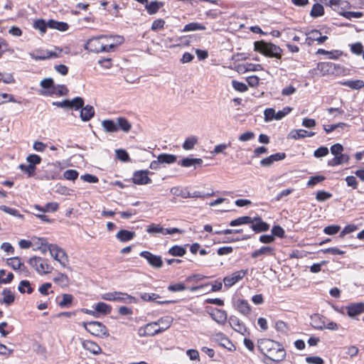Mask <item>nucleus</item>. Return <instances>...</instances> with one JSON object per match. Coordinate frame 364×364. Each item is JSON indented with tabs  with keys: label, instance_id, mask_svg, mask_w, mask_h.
<instances>
[{
	"label": "nucleus",
	"instance_id": "1",
	"mask_svg": "<svg viewBox=\"0 0 364 364\" xmlns=\"http://www.w3.org/2000/svg\"><path fill=\"white\" fill-rule=\"evenodd\" d=\"M258 349L267 358L279 363L286 357V351L282 345L273 340L264 338L258 341Z\"/></svg>",
	"mask_w": 364,
	"mask_h": 364
},
{
	"label": "nucleus",
	"instance_id": "2",
	"mask_svg": "<svg viewBox=\"0 0 364 364\" xmlns=\"http://www.w3.org/2000/svg\"><path fill=\"white\" fill-rule=\"evenodd\" d=\"M41 244L42 245L48 246V251L51 257L56 261H58L62 267L70 269L68 267V256L63 249L57 245L49 244L47 240L44 238H39Z\"/></svg>",
	"mask_w": 364,
	"mask_h": 364
},
{
	"label": "nucleus",
	"instance_id": "3",
	"mask_svg": "<svg viewBox=\"0 0 364 364\" xmlns=\"http://www.w3.org/2000/svg\"><path fill=\"white\" fill-rule=\"evenodd\" d=\"M255 50L262 54L274 57L278 59L282 58V50L277 46L272 43H266L264 41H256L254 43Z\"/></svg>",
	"mask_w": 364,
	"mask_h": 364
},
{
	"label": "nucleus",
	"instance_id": "4",
	"mask_svg": "<svg viewBox=\"0 0 364 364\" xmlns=\"http://www.w3.org/2000/svg\"><path fill=\"white\" fill-rule=\"evenodd\" d=\"M28 263L41 275L47 274L53 270V267L50 265L48 261L41 257H32L28 259Z\"/></svg>",
	"mask_w": 364,
	"mask_h": 364
},
{
	"label": "nucleus",
	"instance_id": "5",
	"mask_svg": "<svg viewBox=\"0 0 364 364\" xmlns=\"http://www.w3.org/2000/svg\"><path fill=\"white\" fill-rule=\"evenodd\" d=\"M85 329L96 337H107L109 336L107 328L100 321L82 322Z\"/></svg>",
	"mask_w": 364,
	"mask_h": 364
},
{
	"label": "nucleus",
	"instance_id": "6",
	"mask_svg": "<svg viewBox=\"0 0 364 364\" xmlns=\"http://www.w3.org/2000/svg\"><path fill=\"white\" fill-rule=\"evenodd\" d=\"M85 48L90 52L96 53L106 52L104 36L94 37L89 39L85 46Z\"/></svg>",
	"mask_w": 364,
	"mask_h": 364
},
{
	"label": "nucleus",
	"instance_id": "7",
	"mask_svg": "<svg viewBox=\"0 0 364 364\" xmlns=\"http://www.w3.org/2000/svg\"><path fill=\"white\" fill-rule=\"evenodd\" d=\"M139 256L144 258L153 268L159 269L163 266V260L161 256L154 255L149 251L141 252Z\"/></svg>",
	"mask_w": 364,
	"mask_h": 364
},
{
	"label": "nucleus",
	"instance_id": "8",
	"mask_svg": "<svg viewBox=\"0 0 364 364\" xmlns=\"http://www.w3.org/2000/svg\"><path fill=\"white\" fill-rule=\"evenodd\" d=\"M211 338L213 341L217 342L220 346L226 348L229 351H234L235 350V345L223 333L213 334L211 336Z\"/></svg>",
	"mask_w": 364,
	"mask_h": 364
},
{
	"label": "nucleus",
	"instance_id": "9",
	"mask_svg": "<svg viewBox=\"0 0 364 364\" xmlns=\"http://www.w3.org/2000/svg\"><path fill=\"white\" fill-rule=\"evenodd\" d=\"M274 255L275 249L271 246H262L251 253L252 259L259 258V260H262L265 257H274Z\"/></svg>",
	"mask_w": 364,
	"mask_h": 364
},
{
	"label": "nucleus",
	"instance_id": "10",
	"mask_svg": "<svg viewBox=\"0 0 364 364\" xmlns=\"http://www.w3.org/2000/svg\"><path fill=\"white\" fill-rule=\"evenodd\" d=\"M29 55L32 59L36 60H43L51 58L59 57V53L48 50H36L32 53H29Z\"/></svg>",
	"mask_w": 364,
	"mask_h": 364
},
{
	"label": "nucleus",
	"instance_id": "11",
	"mask_svg": "<svg viewBox=\"0 0 364 364\" xmlns=\"http://www.w3.org/2000/svg\"><path fill=\"white\" fill-rule=\"evenodd\" d=\"M149 171L147 170L136 171L134 173L132 180L137 185H146L151 183L149 177Z\"/></svg>",
	"mask_w": 364,
	"mask_h": 364
},
{
	"label": "nucleus",
	"instance_id": "12",
	"mask_svg": "<svg viewBox=\"0 0 364 364\" xmlns=\"http://www.w3.org/2000/svg\"><path fill=\"white\" fill-rule=\"evenodd\" d=\"M247 273V270H240L233 272L230 275L225 277L223 279V282L225 287H232L238 281L241 280L245 275Z\"/></svg>",
	"mask_w": 364,
	"mask_h": 364
},
{
	"label": "nucleus",
	"instance_id": "13",
	"mask_svg": "<svg viewBox=\"0 0 364 364\" xmlns=\"http://www.w3.org/2000/svg\"><path fill=\"white\" fill-rule=\"evenodd\" d=\"M105 46L106 52H110L113 49L121 44L123 41V38L121 36H104Z\"/></svg>",
	"mask_w": 364,
	"mask_h": 364
},
{
	"label": "nucleus",
	"instance_id": "14",
	"mask_svg": "<svg viewBox=\"0 0 364 364\" xmlns=\"http://www.w3.org/2000/svg\"><path fill=\"white\" fill-rule=\"evenodd\" d=\"M306 41L309 45H311L313 41H317L318 43H323L328 38L326 36H321V32L318 30H311V31L306 33Z\"/></svg>",
	"mask_w": 364,
	"mask_h": 364
},
{
	"label": "nucleus",
	"instance_id": "15",
	"mask_svg": "<svg viewBox=\"0 0 364 364\" xmlns=\"http://www.w3.org/2000/svg\"><path fill=\"white\" fill-rule=\"evenodd\" d=\"M285 153H276L262 159L260 161V165L263 167H269L272 166L275 161L283 160L285 159Z\"/></svg>",
	"mask_w": 364,
	"mask_h": 364
},
{
	"label": "nucleus",
	"instance_id": "16",
	"mask_svg": "<svg viewBox=\"0 0 364 364\" xmlns=\"http://www.w3.org/2000/svg\"><path fill=\"white\" fill-rule=\"evenodd\" d=\"M82 348L93 355L101 353L102 349L100 346L95 342L90 340H83L82 341Z\"/></svg>",
	"mask_w": 364,
	"mask_h": 364
},
{
	"label": "nucleus",
	"instance_id": "17",
	"mask_svg": "<svg viewBox=\"0 0 364 364\" xmlns=\"http://www.w3.org/2000/svg\"><path fill=\"white\" fill-rule=\"evenodd\" d=\"M229 323L230 326L237 332L244 335L247 328L243 322H242L236 316H230L229 318Z\"/></svg>",
	"mask_w": 364,
	"mask_h": 364
},
{
	"label": "nucleus",
	"instance_id": "18",
	"mask_svg": "<svg viewBox=\"0 0 364 364\" xmlns=\"http://www.w3.org/2000/svg\"><path fill=\"white\" fill-rule=\"evenodd\" d=\"M347 314L350 317H354L364 313V303H353L346 306Z\"/></svg>",
	"mask_w": 364,
	"mask_h": 364
},
{
	"label": "nucleus",
	"instance_id": "19",
	"mask_svg": "<svg viewBox=\"0 0 364 364\" xmlns=\"http://www.w3.org/2000/svg\"><path fill=\"white\" fill-rule=\"evenodd\" d=\"M210 315L219 324L224 325L227 321L228 315L225 310L216 309Z\"/></svg>",
	"mask_w": 364,
	"mask_h": 364
},
{
	"label": "nucleus",
	"instance_id": "20",
	"mask_svg": "<svg viewBox=\"0 0 364 364\" xmlns=\"http://www.w3.org/2000/svg\"><path fill=\"white\" fill-rule=\"evenodd\" d=\"M253 223H251V228L256 232H264L269 229V225L263 222L260 218H254Z\"/></svg>",
	"mask_w": 364,
	"mask_h": 364
},
{
	"label": "nucleus",
	"instance_id": "21",
	"mask_svg": "<svg viewBox=\"0 0 364 364\" xmlns=\"http://www.w3.org/2000/svg\"><path fill=\"white\" fill-rule=\"evenodd\" d=\"M326 318L320 314H314L311 316V325L316 329H325Z\"/></svg>",
	"mask_w": 364,
	"mask_h": 364
},
{
	"label": "nucleus",
	"instance_id": "22",
	"mask_svg": "<svg viewBox=\"0 0 364 364\" xmlns=\"http://www.w3.org/2000/svg\"><path fill=\"white\" fill-rule=\"evenodd\" d=\"M140 297L144 301H155L159 304H170L172 302L171 301H157L160 296L155 293H141Z\"/></svg>",
	"mask_w": 364,
	"mask_h": 364
},
{
	"label": "nucleus",
	"instance_id": "23",
	"mask_svg": "<svg viewBox=\"0 0 364 364\" xmlns=\"http://www.w3.org/2000/svg\"><path fill=\"white\" fill-rule=\"evenodd\" d=\"M136 235L135 232L127 230H120L117 234V239L121 242H126L132 240Z\"/></svg>",
	"mask_w": 364,
	"mask_h": 364
},
{
	"label": "nucleus",
	"instance_id": "24",
	"mask_svg": "<svg viewBox=\"0 0 364 364\" xmlns=\"http://www.w3.org/2000/svg\"><path fill=\"white\" fill-rule=\"evenodd\" d=\"M173 322V318L169 316H164L159 318L156 323L157 326H160L158 329L160 333L164 332L170 328Z\"/></svg>",
	"mask_w": 364,
	"mask_h": 364
},
{
	"label": "nucleus",
	"instance_id": "25",
	"mask_svg": "<svg viewBox=\"0 0 364 364\" xmlns=\"http://www.w3.org/2000/svg\"><path fill=\"white\" fill-rule=\"evenodd\" d=\"M117 132L122 130L124 132H129L132 127V124L125 117H117L116 119Z\"/></svg>",
	"mask_w": 364,
	"mask_h": 364
},
{
	"label": "nucleus",
	"instance_id": "26",
	"mask_svg": "<svg viewBox=\"0 0 364 364\" xmlns=\"http://www.w3.org/2000/svg\"><path fill=\"white\" fill-rule=\"evenodd\" d=\"M350 157L347 154H341L337 156H334L332 159L328 161L329 166H336L342 164H346L348 162Z\"/></svg>",
	"mask_w": 364,
	"mask_h": 364
},
{
	"label": "nucleus",
	"instance_id": "27",
	"mask_svg": "<svg viewBox=\"0 0 364 364\" xmlns=\"http://www.w3.org/2000/svg\"><path fill=\"white\" fill-rule=\"evenodd\" d=\"M236 307L237 311L243 315H247L251 311V307L249 303L244 299H238L236 301Z\"/></svg>",
	"mask_w": 364,
	"mask_h": 364
},
{
	"label": "nucleus",
	"instance_id": "28",
	"mask_svg": "<svg viewBox=\"0 0 364 364\" xmlns=\"http://www.w3.org/2000/svg\"><path fill=\"white\" fill-rule=\"evenodd\" d=\"M203 163L201 159L198 158H184L178 162V164L183 167H191L193 166L200 165Z\"/></svg>",
	"mask_w": 364,
	"mask_h": 364
},
{
	"label": "nucleus",
	"instance_id": "29",
	"mask_svg": "<svg viewBox=\"0 0 364 364\" xmlns=\"http://www.w3.org/2000/svg\"><path fill=\"white\" fill-rule=\"evenodd\" d=\"M95 114V109L92 106L87 105L80 111V118L84 122L89 121Z\"/></svg>",
	"mask_w": 364,
	"mask_h": 364
},
{
	"label": "nucleus",
	"instance_id": "30",
	"mask_svg": "<svg viewBox=\"0 0 364 364\" xmlns=\"http://www.w3.org/2000/svg\"><path fill=\"white\" fill-rule=\"evenodd\" d=\"M328 6L334 11H339V9H345L350 7V4L344 0H330Z\"/></svg>",
	"mask_w": 364,
	"mask_h": 364
},
{
	"label": "nucleus",
	"instance_id": "31",
	"mask_svg": "<svg viewBox=\"0 0 364 364\" xmlns=\"http://www.w3.org/2000/svg\"><path fill=\"white\" fill-rule=\"evenodd\" d=\"M53 280L55 284H58L63 288L68 287L70 284V279L65 274L61 272H58Z\"/></svg>",
	"mask_w": 364,
	"mask_h": 364
},
{
	"label": "nucleus",
	"instance_id": "32",
	"mask_svg": "<svg viewBox=\"0 0 364 364\" xmlns=\"http://www.w3.org/2000/svg\"><path fill=\"white\" fill-rule=\"evenodd\" d=\"M116 120L105 119L102 122L103 129L108 133H114L117 132Z\"/></svg>",
	"mask_w": 364,
	"mask_h": 364
},
{
	"label": "nucleus",
	"instance_id": "33",
	"mask_svg": "<svg viewBox=\"0 0 364 364\" xmlns=\"http://www.w3.org/2000/svg\"><path fill=\"white\" fill-rule=\"evenodd\" d=\"M331 62H321L317 64L316 70H318L321 76L331 75Z\"/></svg>",
	"mask_w": 364,
	"mask_h": 364
},
{
	"label": "nucleus",
	"instance_id": "34",
	"mask_svg": "<svg viewBox=\"0 0 364 364\" xmlns=\"http://www.w3.org/2000/svg\"><path fill=\"white\" fill-rule=\"evenodd\" d=\"M48 28L55 29L60 31H65L69 28V26L65 22L57 21L50 19L48 21Z\"/></svg>",
	"mask_w": 364,
	"mask_h": 364
},
{
	"label": "nucleus",
	"instance_id": "35",
	"mask_svg": "<svg viewBox=\"0 0 364 364\" xmlns=\"http://www.w3.org/2000/svg\"><path fill=\"white\" fill-rule=\"evenodd\" d=\"M261 69V65L259 64H252L246 63L237 65V70L240 73H245L248 71H256Z\"/></svg>",
	"mask_w": 364,
	"mask_h": 364
},
{
	"label": "nucleus",
	"instance_id": "36",
	"mask_svg": "<svg viewBox=\"0 0 364 364\" xmlns=\"http://www.w3.org/2000/svg\"><path fill=\"white\" fill-rule=\"evenodd\" d=\"M94 309L96 310L97 315L99 314L107 315L110 314L112 311L111 306L104 302H98L95 305Z\"/></svg>",
	"mask_w": 364,
	"mask_h": 364
},
{
	"label": "nucleus",
	"instance_id": "37",
	"mask_svg": "<svg viewBox=\"0 0 364 364\" xmlns=\"http://www.w3.org/2000/svg\"><path fill=\"white\" fill-rule=\"evenodd\" d=\"M340 84L353 90H359L364 87V82L361 80H346L341 82Z\"/></svg>",
	"mask_w": 364,
	"mask_h": 364
},
{
	"label": "nucleus",
	"instance_id": "38",
	"mask_svg": "<svg viewBox=\"0 0 364 364\" xmlns=\"http://www.w3.org/2000/svg\"><path fill=\"white\" fill-rule=\"evenodd\" d=\"M7 264L14 270L21 269L24 271V269H26L23 264L21 262L20 258L18 257L9 258L7 259Z\"/></svg>",
	"mask_w": 364,
	"mask_h": 364
},
{
	"label": "nucleus",
	"instance_id": "39",
	"mask_svg": "<svg viewBox=\"0 0 364 364\" xmlns=\"http://www.w3.org/2000/svg\"><path fill=\"white\" fill-rule=\"evenodd\" d=\"M3 299H0L1 303H4L7 305L11 304L14 301V295L9 289H4L2 291Z\"/></svg>",
	"mask_w": 364,
	"mask_h": 364
},
{
	"label": "nucleus",
	"instance_id": "40",
	"mask_svg": "<svg viewBox=\"0 0 364 364\" xmlns=\"http://www.w3.org/2000/svg\"><path fill=\"white\" fill-rule=\"evenodd\" d=\"M118 301L129 304H136L138 302V300L135 297H134L127 293L119 291Z\"/></svg>",
	"mask_w": 364,
	"mask_h": 364
},
{
	"label": "nucleus",
	"instance_id": "41",
	"mask_svg": "<svg viewBox=\"0 0 364 364\" xmlns=\"http://www.w3.org/2000/svg\"><path fill=\"white\" fill-rule=\"evenodd\" d=\"M254 220L250 216H242L237 218L233 220H232L230 223V226H237L241 225H245V224H250L251 223H253Z\"/></svg>",
	"mask_w": 364,
	"mask_h": 364
},
{
	"label": "nucleus",
	"instance_id": "42",
	"mask_svg": "<svg viewBox=\"0 0 364 364\" xmlns=\"http://www.w3.org/2000/svg\"><path fill=\"white\" fill-rule=\"evenodd\" d=\"M18 290L21 293H27L28 294L33 291V289L31 287V284L28 280H22L20 282L18 287Z\"/></svg>",
	"mask_w": 364,
	"mask_h": 364
},
{
	"label": "nucleus",
	"instance_id": "43",
	"mask_svg": "<svg viewBox=\"0 0 364 364\" xmlns=\"http://www.w3.org/2000/svg\"><path fill=\"white\" fill-rule=\"evenodd\" d=\"M186 247L179 245H174L172 247H171L168 251V253L169 255L175 257H182L186 254Z\"/></svg>",
	"mask_w": 364,
	"mask_h": 364
},
{
	"label": "nucleus",
	"instance_id": "44",
	"mask_svg": "<svg viewBox=\"0 0 364 364\" xmlns=\"http://www.w3.org/2000/svg\"><path fill=\"white\" fill-rule=\"evenodd\" d=\"M158 159L161 164H171L176 161L177 157L173 154H161L158 156Z\"/></svg>",
	"mask_w": 364,
	"mask_h": 364
},
{
	"label": "nucleus",
	"instance_id": "45",
	"mask_svg": "<svg viewBox=\"0 0 364 364\" xmlns=\"http://www.w3.org/2000/svg\"><path fill=\"white\" fill-rule=\"evenodd\" d=\"M146 232L149 234L157 235L161 234L165 235V228L161 227L160 225L151 223L146 228Z\"/></svg>",
	"mask_w": 364,
	"mask_h": 364
},
{
	"label": "nucleus",
	"instance_id": "46",
	"mask_svg": "<svg viewBox=\"0 0 364 364\" xmlns=\"http://www.w3.org/2000/svg\"><path fill=\"white\" fill-rule=\"evenodd\" d=\"M162 6L163 4L161 2L154 1L150 3L148 2L145 7L149 14H156Z\"/></svg>",
	"mask_w": 364,
	"mask_h": 364
},
{
	"label": "nucleus",
	"instance_id": "47",
	"mask_svg": "<svg viewBox=\"0 0 364 364\" xmlns=\"http://www.w3.org/2000/svg\"><path fill=\"white\" fill-rule=\"evenodd\" d=\"M205 27L202 24L197 22H192L186 24L183 29V32L194 31H204Z\"/></svg>",
	"mask_w": 364,
	"mask_h": 364
},
{
	"label": "nucleus",
	"instance_id": "48",
	"mask_svg": "<svg viewBox=\"0 0 364 364\" xmlns=\"http://www.w3.org/2000/svg\"><path fill=\"white\" fill-rule=\"evenodd\" d=\"M317 53L326 55L328 59H338L342 55V53L339 50L328 51L322 48L318 49Z\"/></svg>",
	"mask_w": 364,
	"mask_h": 364
},
{
	"label": "nucleus",
	"instance_id": "49",
	"mask_svg": "<svg viewBox=\"0 0 364 364\" xmlns=\"http://www.w3.org/2000/svg\"><path fill=\"white\" fill-rule=\"evenodd\" d=\"M324 14V9L321 4H315L313 5L312 9L310 12V15L313 18H317L323 16Z\"/></svg>",
	"mask_w": 364,
	"mask_h": 364
},
{
	"label": "nucleus",
	"instance_id": "50",
	"mask_svg": "<svg viewBox=\"0 0 364 364\" xmlns=\"http://www.w3.org/2000/svg\"><path fill=\"white\" fill-rule=\"evenodd\" d=\"M198 142V138L196 136H191L186 139L183 144V148L185 150H191Z\"/></svg>",
	"mask_w": 364,
	"mask_h": 364
},
{
	"label": "nucleus",
	"instance_id": "51",
	"mask_svg": "<svg viewBox=\"0 0 364 364\" xmlns=\"http://www.w3.org/2000/svg\"><path fill=\"white\" fill-rule=\"evenodd\" d=\"M33 27L43 34L46 33V28H48V21L38 19L34 22Z\"/></svg>",
	"mask_w": 364,
	"mask_h": 364
},
{
	"label": "nucleus",
	"instance_id": "52",
	"mask_svg": "<svg viewBox=\"0 0 364 364\" xmlns=\"http://www.w3.org/2000/svg\"><path fill=\"white\" fill-rule=\"evenodd\" d=\"M230 146V144L222 143L216 145L213 150L210 151L211 154L217 155L219 154H226L225 150Z\"/></svg>",
	"mask_w": 364,
	"mask_h": 364
},
{
	"label": "nucleus",
	"instance_id": "53",
	"mask_svg": "<svg viewBox=\"0 0 364 364\" xmlns=\"http://www.w3.org/2000/svg\"><path fill=\"white\" fill-rule=\"evenodd\" d=\"M307 131L304 129H296L290 132L289 136L293 139H299L306 137Z\"/></svg>",
	"mask_w": 364,
	"mask_h": 364
},
{
	"label": "nucleus",
	"instance_id": "54",
	"mask_svg": "<svg viewBox=\"0 0 364 364\" xmlns=\"http://www.w3.org/2000/svg\"><path fill=\"white\" fill-rule=\"evenodd\" d=\"M170 192L177 196H181L183 198H189V191L186 189H182L179 187H173L171 188Z\"/></svg>",
	"mask_w": 364,
	"mask_h": 364
},
{
	"label": "nucleus",
	"instance_id": "55",
	"mask_svg": "<svg viewBox=\"0 0 364 364\" xmlns=\"http://www.w3.org/2000/svg\"><path fill=\"white\" fill-rule=\"evenodd\" d=\"M59 205L55 202L47 203L44 208H41L38 205H36L35 208L43 212H55L58 209Z\"/></svg>",
	"mask_w": 364,
	"mask_h": 364
},
{
	"label": "nucleus",
	"instance_id": "56",
	"mask_svg": "<svg viewBox=\"0 0 364 364\" xmlns=\"http://www.w3.org/2000/svg\"><path fill=\"white\" fill-rule=\"evenodd\" d=\"M345 69L343 66L340 64L331 63V75H341L344 73Z\"/></svg>",
	"mask_w": 364,
	"mask_h": 364
},
{
	"label": "nucleus",
	"instance_id": "57",
	"mask_svg": "<svg viewBox=\"0 0 364 364\" xmlns=\"http://www.w3.org/2000/svg\"><path fill=\"white\" fill-rule=\"evenodd\" d=\"M52 284L46 282L41 285L38 288L39 293L43 296H48L50 294H53V291L51 290Z\"/></svg>",
	"mask_w": 364,
	"mask_h": 364
},
{
	"label": "nucleus",
	"instance_id": "58",
	"mask_svg": "<svg viewBox=\"0 0 364 364\" xmlns=\"http://www.w3.org/2000/svg\"><path fill=\"white\" fill-rule=\"evenodd\" d=\"M119 291L107 292L101 295V298L106 301H118Z\"/></svg>",
	"mask_w": 364,
	"mask_h": 364
},
{
	"label": "nucleus",
	"instance_id": "59",
	"mask_svg": "<svg viewBox=\"0 0 364 364\" xmlns=\"http://www.w3.org/2000/svg\"><path fill=\"white\" fill-rule=\"evenodd\" d=\"M62 297L63 299L59 302V306L62 308L70 306L73 300V295L69 294H63L62 295Z\"/></svg>",
	"mask_w": 364,
	"mask_h": 364
},
{
	"label": "nucleus",
	"instance_id": "60",
	"mask_svg": "<svg viewBox=\"0 0 364 364\" xmlns=\"http://www.w3.org/2000/svg\"><path fill=\"white\" fill-rule=\"evenodd\" d=\"M343 17L351 20L352 18H359L363 16V13L360 11H343L340 13Z\"/></svg>",
	"mask_w": 364,
	"mask_h": 364
},
{
	"label": "nucleus",
	"instance_id": "61",
	"mask_svg": "<svg viewBox=\"0 0 364 364\" xmlns=\"http://www.w3.org/2000/svg\"><path fill=\"white\" fill-rule=\"evenodd\" d=\"M84 100L82 97H76L72 100H70V107L69 108H75L78 109L80 108L83 107Z\"/></svg>",
	"mask_w": 364,
	"mask_h": 364
},
{
	"label": "nucleus",
	"instance_id": "62",
	"mask_svg": "<svg viewBox=\"0 0 364 364\" xmlns=\"http://www.w3.org/2000/svg\"><path fill=\"white\" fill-rule=\"evenodd\" d=\"M232 85L235 90L240 92H245L248 90L247 86L244 82L235 80L232 81Z\"/></svg>",
	"mask_w": 364,
	"mask_h": 364
},
{
	"label": "nucleus",
	"instance_id": "63",
	"mask_svg": "<svg viewBox=\"0 0 364 364\" xmlns=\"http://www.w3.org/2000/svg\"><path fill=\"white\" fill-rule=\"evenodd\" d=\"M264 121L271 122L274 119L276 120V112L273 108H267L264 112Z\"/></svg>",
	"mask_w": 364,
	"mask_h": 364
},
{
	"label": "nucleus",
	"instance_id": "64",
	"mask_svg": "<svg viewBox=\"0 0 364 364\" xmlns=\"http://www.w3.org/2000/svg\"><path fill=\"white\" fill-rule=\"evenodd\" d=\"M331 197H332L331 193L324 191H319L316 193V199L319 202H322V201L328 200Z\"/></svg>",
	"mask_w": 364,
	"mask_h": 364
}]
</instances>
